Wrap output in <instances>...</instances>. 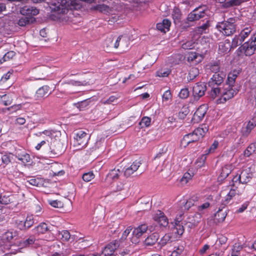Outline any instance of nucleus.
Segmentation results:
<instances>
[{
    "instance_id": "55",
    "label": "nucleus",
    "mask_w": 256,
    "mask_h": 256,
    "mask_svg": "<svg viewBox=\"0 0 256 256\" xmlns=\"http://www.w3.org/2000/svg\"><path fill=\"white\" fill-rule=\"evenodd\" d=\"M208 24H204L202 26L198 27L195 30V32L196 34H201L204 32V30H206V29L208 28Z\"/></svg>"
},
{
    "instance_id": "46",
    "label": "nucleus",
    "mask_w": 256,
    "mask_h": 256,
    "mask_svg": "<svg viewBox=\"0 0 256 256\" xmlns=\"http://www.w3.org/2000/svg\"><path fill=\"white\" fill-rule=\"evenodd\" d=\"M151 122V120L148 117H144L141 121L140 122L139 124L141 128L144 127H148L150 126Z\"/></svg>"
},
{
    "instance_id": "22",
    "label": "nucleus",
    "mask_w": 256,
    "mask_h": 256,
    "mask_svg": "<svg viewBox=\"0 0 256 256\" xmlns=\"http://www.w3.org/2000/svg\"><path fill=\"white\" fill-rule=\"evenodd\" d=\"M170 24L171 22L168 20L164 19L162 22L156 24V28L158 30L165 33L169 30Z\"/></svg>"
},
{
    "instance_id": "14",
    "label": "nucleus",
    "mask_w": 256,
    "mask_h": 256,
    "mask_svg": "<svg viewBox=\"0 0 256 256\" xmlns=\"http://www.w3.org/2000/svg\"><path fill=\"white\" fill-rule=\"evenodd\" d=\"M211 87V90L209 92V94L210 98L214 100L218 98L217 102L218 103V100L222 98V88L220 86H209Z\"/></svg>"
},
{
    "instance_id": "61",
    "label": "nucleus",
    "mask_w": 256,
    "mask_h": 256,
    "mask_svg": "<svg viewBox=\"0 0 256 256\" xmlns=\"http://www.w3.org/2000/svg\"><path fill=\"white\" fill-rule=\"evenodd\" d=\"M169 241H170V236L168 234H165L160 240V244L162 246L166 244Z\"/></svg>"
},
{
    "instance_id": "15",
    "label": "nucleus",
    "mask_w": 256,
    "mask_h": 256,
    "mask_svg": "<svg viewBox=\"0 0 256 256\" xmlns=\"http://www.w3.org/2000/svg\"><path fill=\"white\" fill-rule=\"evenodd\" d=\"M20 13L26 17L33 18V16L37 15L39 13L38 10L34 7L25 6L21 8Z\"/></svg>"
},
{
    "instance_id": "19",
    "label": "nucleus",
    "mask_w": 256,
    "mask_h": 256,
    "mask_svg": "<svg viewBox=\"0 0 256 256\" xmlns=\"http://www.w3.org/2000/svg\"><path fill=\"white\" fill-rule=\"evenodd\" d=\"M49 88L47 86H44L39 88L36 92L35 98L36 100H41L48 96Z\"/></svg>"
},
{
    "instance_id": "23",
    "label": "nucleus",
    "mask_w": 256,
    "mask_h": 256,
    "mask_svg": "<svg viewBox=\"0 0 256 256\" xmlns=\"http://www.w3.org/2000/svg\"><path fill=\"white\" fill-rule=\"evenodd\" d=\"M94 9L104 14L113 13L116 10L114 7H110L104 4L96 5Z\"/></svg>"
},
{
    "instance_id": "31",
    "label": "nucleus",
    "mask_w": 256,
    "mask_h": 256,
    "mask_svg": "<svg viewBox=\"0 0 256 256\" xmlns=\"http://www.w3.org/2000/svg\"><path fill=\"white\" fill-rule=\"evenodd\" d=\"M200 197L198 195L192 196L186 202L184 207L185 209L188 210L198 201Z\"/></svg>"
},
{
    "instance_id": "58",
    "label": "nucleus",
    "mask_w": 256,
    "mask_h": 256,
    "mask_svg": "<svg viewBox=\"0 0 256 256\" xmlns=\"http://www.w3.org/2000/svg\"><path fill=\"white\" fill-rule=\"evenodd\" d=\"M172 96L170 90H166L162 95V101L168 102L172 100Z\"/></svg>"
},
{
    "instance_id": "49",
    "label": "nucleus",
    "mask_w": 256,
    "mask_h": 256,
    "mask_svg": "<svg viewBox=\"0 0 256 256\" xmlns=\"http://www.w3.org/2000/svg\"><path fill=\"white\" fill-rule=\"evenodd\" d=\"M195 42L188 41L182 44V48L184 50H190L195 48Z\"/></svg>"
},
{
    "instance_id": "40",
    "label": "nucleus",
    "mask_w": 256,
    "mask_h": 256,
    "mask_svg": "<svg viewBox=\"0 0 256 256\" xmlns=\"http://www.w3.org/2000/svg\"><path fill=\"white\" fill-rule=\"evenodd\" d=\"M226 216V214L222 210H218L214 215V220L218 222H223Z\"/></svg>"
},
{
    "instance_id": "57",
    "label": "nucleus",
    "mask_w": 256,
    "mask_h": 256,
    "mask_svg": "<svg viewBox=\"0 0 256 256\" xmlns=\"http://www.w3.org/2000/svg\"><path fill=\"white\" fill-rule=\"evenodd\" d=\"M170 74V70H160L156 72V76L159 77H166Z\"/></svg>"
},
{
    "instance_id": "18",
    "label": "nucleus",
    "mask_w": 256,
    "mask_h": 256,
    "mask_svg": "<svg viewBox=\"0 0 256 256\" xmlns=\"http://www.w3.org/2000/svg\"><path fill=\"white\" fill-rule=\"evenodd\" d=\"M202 60V56L195 52H190L188 54L187 60L189 62L197 64L201 62Z\"/></svg>"
},
{
    "instance_id": "27",
    "label": "nucleus",
    "mask_w": 256,
    "mask_h": 256,
    "mask_svg": "<svg viewBox=\"0 0 256 256\" xmlns=\"http://www.w3.org/2000/svg\"><path fill=\"white\" fill-rule=\"evenodd\" d=\"M120 172L118 169L112 170L107 175L106 180L110 182L111 180H116L118 179Z\"/></svg>"
},
{
    "instance_id": "48",
    "label": "nucleus",
    "mask_w": 256,
    "mask_h": 256,
    "mask_svg": "<svg viewBox=\"0 0 256 256\" xmlns=\"http://www.w3.org/2000/svg\"><path fill=\"white\" fill-rule=\"evenodd\" d=\"M190 110L188 107H183L178 113V117L180 119H184L188 114Z\"/></svg>"
},
{
    "instance_id": "17",
    "label": "nucleus",
    "mask_w": 256,
    "mask_h": 256,
    "mask_svg": "<svg viewBox=\"0 0 256 256\" xmlns=\"http://www.w3.org/2000/svg\"><path fill=\"white\" fill-rule=\"evenodd\" d=\"M154 219L160 226H166L168 225V220L161 211H158L154 216Z\"/></svg>"
},
{
    "instance_id": "52",
    "label": "nucleus",
    "mask_w": 256,
    "mask_h": 256,
    "mask_svg": "<svg viewBox=\"0 0 256 256\" xmlns=\"http://www.w3.org/2000/svg\"><path fill=\"white\" fill-rule=\"evenodd\" d=\"M232 186H243L242 185L241 178H240V175H236L234 176L232 180Z\"/></svg>"
},
{
    "instance_id": "62",
    "label": "nucleus",
    "mask_w": 256,
    "mask_h": 256,
    "mask_svg": "<svg viewBox=\"0 0 256 256\" xmlns=\"http://www.w3.org/2000/svg\"><path fill=\"white\" fill-rule=\"evenodd\" d=\"M62 239L64 241H68L70 238V234L68 230H62L61 232Z\"/></svg>"
},
{
    "instance_id": "28",
    "label": "nucleus",
    "mask_w": 256,
    "mask_h": 256,
    "mask_svg": "<svg viewBox=\"0 0 256 256\" xmlns=\"http://www.w3.org/2000/svg\"><path fill=\"white\" fill-rule=\"evenodd\" d=\"M159 235L157 233H153L150 235L145 240L144 243L146 246H150L154 245L156 242L158 238Z\"/></svg>"
},
{
    "instance_id": "63",
    "label": "nucleus",
    "mask_w": 256,
    "mask_h": 256,
    "mask_svg": "<svg viewBox=\"0 0 256 256\" xmlns=\"http://www.w3.org/2000/svg\"><path fill=\"white\" fill-rule=\"evenodd\" d=\"M210 206V204L208 202H205L202 205L200 206L198 208V210L200 214L203 213L204 210L208 209Z\"/></svg>"
},
{
    "instance_id": "34",
    "label": "nucleus",
    "mask_w": 256,
    "mask_h": 256,
    "mask_svg": "<svg viewBox=\"0 0 256 256\" xmlns=\"http://www.w3.org/2000/svg\"><path fill=\"white\" fill-rule=\"evenodd\" d=\"M231 46L229 40H225L220 43L218 46V50L221 53H224L228 52Z\"/></svg>"
},
{
    "instance_id": "26",
    "label": "nucleus",
    "mask_w": 256,
    "mask_h": 256,
    "mask_svg": "<svg viewBox=\"0 0 256 256\" xmlns=\"http://www.w3.org/2000/svg\"><path fill=\"white\" fill-rule=\"evenodd\" d=\"M173 231L174 233L176 234L178 236H181L183 234L184 228L182 224L180 222V218H178L175 220V225Z\"/></svg>"
},
{
    "instance_id": "41",
    "label": "nucleus",
    "mask_w": 256,
    "mask_h": 256,
    "mask_svg": "<svg viewBox=\"0 0 256 256\" xmlns=\"http://www.w3.org/2000/svg\"><path fill=\"white\" fill-rule=\"evenodd\" d=\"M12 99L7 95H4L0 96V102L4 106H8L12 103Z\"/></svg>"
},
{
    "instance_id": "50",
    "label": "nucleus",
    "mask_w": 256,
    "mask_h": 256,
    "mask_svg": "<svg viewBox=\"0 0 256 256\" xmlns=\"http://www.w3.org/2000/svg\"><path fill=\"white\" fill-rule=\"evenodd\" d=\"M126 41V38H122V36H118L116 40L115 43L114 44V48H118L120 46L121 47H123L124 42Z\"/></svg>"
},
{
    "instance_id": "9",
    "label": "nucleus",
    "mask_w": 256,
    "mask_h": 256,
    "mask_svg": "<svg viewBox=\"0 0 256 256\" xmlns=\"http://www.w3.org/2000/svg\"><path fill=\"white\" fill-rule=\"evenodd\" d=\"M244 192V186H232V188L229 192L226 194L224 198V202L226 204H228L233 198L242 194Z\"/></svg>"
},
{
    "instance_id": "20",
    "label": "nucleus",
    "mask_w": 256,
    "mask_h": 256,
    "mask_svg": "<svg viewBox=\"0 0 256 256\" xmlns=\"http://www.w3.org/2000/svg\"><path fill=\"white\" fill-rule=\"evenodd\" d=\"M224 76V75L222 73L215 72L208 82L209 86H220L223 82Z\"/></svg>"
},
{
    "instance_id": "35",
    "label": "nucleus",
    "mask_w": 256,
    "mask_h": 256,
    "mask_svg": "<svg viewBox=\"0 0 256 256\" xmlns=\"http://www.w3.org/2000/svg\"><path fill=\"white\" fill-rule=\"evenodd\" d=\"M240 175L242 184L247 183L252 177V174L246 170H243Z\"/></svg>"
},
{
    "instance_id": "36",
    "label": "nucleus",
    "mask_w": 256,
    "mask_h": 256,
    "mask_svg": "<svg viewBox=\"0 0 256 256\" xmlns=\"http://www.w3.org/2000/svg\"><path fill=\"white\" fill-rule=\"evenodd\" d=\"M194 172L190 170L184 174L183 176L181 178V182L182 184H187L190 180H192V178L194 176Z\"/></svg>"
},
{
    "instance_id": "2",
    "label": "nucleus",
    "mask_w": 256,
    "mask_h": 256,
    "mask_svg": "<svg viewBox=\"0 0 256 256\" xmlns=\"http://www.w3.org/2000/svg\"><path fill=\"white\" fill-rule=\"evenodd\" d=\"M208 128L206 124L196 128L192 132L186 134L181 140V146L184 148L190 144L200 140L208 131Z\"/></svg>"
},
{
    "instance_id": "7",
    "label": "nucleus",
    "mask_w": 256,
    "mask_h": 256,
    "mask_svg": "<svg viewBox=\"0 0 256 256\" xmlns=\"http://www.w3.org/2000/svg\"><path fill=\"white\" fill-rule=\"evenodd\" d=\"M242 48L246 56H251L254 53L256 49V32L242 45Z\"/></svg>"
},
{
    "instance_id": "32",
    "label": "nucleus",
    "mask_w": 256,
    "mask_h": 256,
    "mask_svg": "<svg viewBox=\"0 0 256 256\" xmlns=\"http://www.w3.org/2000/svg\"><path fill=\"white\" fill-rule=\"evenodd\" d=\"M51 170L54 176H62L64 172L61 169L62 165L57 163L52 164L50 166Z\"/></svg>"
},
{
    "instance_id": "37",
    "label": "nucleus",
    "mask_w": 256,
    "mask_h": 256,
    "mask_svg": "<svg viewBox=\"0 0 256 256\" xmlns=\"http://www.w3.org/2000/svg\"><path fill=\"white\" fill-rule=\"evenodd\" d=\"M34 223L33 216H28L26 219H25L24 224L20 226V229L28 228Z\"/></svg>"
},
{
    "instance_id": "44",
    "label": "nucleus",
    "mask_w": 256,
    "mask_h": 256,
    "mask_svg": "<svg viewBox=\"0 0 256 256\" xmlns=\"http://www.w3.org/2000/svg\"><path fill=\"white\" fill-rule=\"evenodd\" d=\"M242 249V246L241 244L240 243L234 244L232 250V254H234V255H237L238 256V254Z\"/></svg>"
},
{
    "instance_id": "8",
    "label": "nucleus",
    "mask_w": 256,
    "mask_h": 256,
    "mask_svg": "<svg viewBox=\"0 0 256 256\" xmlns=\"http://www.w3.org/2000/svg\"><path fill=\"white\" fill-rule=\"evenodd\" d=\"M148 230V226L145 224H141L136 228L132 233V236L130 238L131 242L134 244H137L139 242L140 238Z\"/></svg>"
},
{
    "instance_id": "47",
    "label": "nucleus",
    "mask_w": 256,
    "mask_h": 256,
    "mask_svg": "<svg viewBox=\"0 0 256 256\" xmlns=\"http://www.w3.org/2000/svg\"><path fill=\"white\" fill-rule=\"evenodd\" d=\"M198 74V70L196 68H192L188 73V78L190 80L194 79Z\"/></svg>"
},
{
    "instance_id": "3",
    "label": "nucleus",
    "mask_w": 256,
    "mask_h": 256,
    "mask_svg": "<svg viewBox=\"0 0 256 256\" xmlns=\"http://www.w3.org/2000/svg\"><path fill=\"white\" fill-rule=\"evenodd\" d=\"M42 134L44 135V138H46V141L50 142V152L54 155L61 154L62 152V143L60 140H58L54 134L55 132L50 130H45L42 133Z\"/></svg>"
},
{
    "instance_id": "4",
    "label": "nucleus",
    "mask_w": 256,
    "mask_h": 256,
    "mask_svg": "<svg viewBox=\"0 0 256 256\" xmlns=\"http://www.w3.org/2000/svg\"><path fill=\"white\" fill-rule=\"evenodd\" d=\"M235 20L233 18H229L227 21L218 22L216 27L224 35L229 36L234 34L236 30Z\"/></svg>"
},
{
    "instance_id": "54",
    "label": "nucleus",
    "mask_w": 256,
    "mask_h": 256,
    "mask_svg": "<svg viewBox=\"0 0 256 256\" xmlns=\"http://www.w3.org/2000/svg\"><path fill=\"white\" fill-rule=\"evenodd\" d=\"M94 178V175L92 172L85 173L82 176V179L86 182H89Z\"/></svg>"
},
{
    "instance_id": "51",
    "label": "nucleus",
    "mask_w": 256,
    "mask_h": 256,
    "mask_svg": "<svg viewBox=\"0 0 256 256\" xmlns=\"http://www.w3.org/2000/svg\"><path fill=\"white\" fill-rule=\"evenodd\" d=\"M256 126V120L252 119L250 120L246 126V133L249 134L251 130L253 129Z\"/></svg>"
},
{
    "instance_id": "29",
    "label": "nucleus",
    "mask_w": 256,
    "mask_h": 256,
    "mask_svg": "<svg viewBox=\"0 0 256 256\" xmlns=\"http://www.w3.org/2000/svg\"><path fill=\"white\" fill-rule=\"evenodd\" d=\"M16 157L18 159L21 161L23 164H26L30 162L31 160L30 155L26 152H16Z\"/></svg>"
},
{
    "instance_id": "12",
    "label": "nucleus",
    "mask_w": 256,
    "mask_h": 256,
    "mask_svg": "<svg viewBox=\"0 0 256 256\" xmlns=\"http://www.w3.org/2000/svg\"><path fill=\"white\" fill-rule=\"evenodd\" d=\"M46 68L44 66H38L32 68V78L34 80L44 79V76L46 74Z\"/></svg>"
},
{
    "instance_id": "39",
    "label": "nucleus",
    "mask_w": 256,
    "mask_h": 256,
    "mask_svg": "<svg viewBox=\"0 0 256 256\" xmlns=\"http://www.w3.org/2000/svg\"><path fill=\"white\" fill-rule=\"evenodd\" d=\"M172 16L175 23L179 22L181 18L180 10L176 8H174L172 13Z\"/></svg>"
},
{
    "instance_id": "53",
    "label": "nucleus",
    "mask_w": 256,
    "mask_h": 256,
    "mask_svg": "<svg viewBox=\"0 0 256 256\" xmlns=\"http://www.w3.org/2000/svg\"><path fill=\"white\" fill-rule=\"evenodd\" d=\"M243 42L241 40L240 38V37L238 36H234V38H233L232 44H230L231 47L232 48H236L238 45H240L242 44Z\"/></svg>"
},
{
    "instance_id": "60",
    "label": "nucleus",
    "mask_w": 256,
    "mask_h": 256,
    "mask_svg": "<svg viewBox=\"0 0 256 256\" xmlns=\"http://www.w3.org/2000/svg\"><path fill=\"white\" fill-rule=\"evenodd\" d=\"M49 204L52 206L56 208H60L64 206L63 203L62 202L58 200L50 201Z\"/></svg>"
},
{
    "instance_id": "33",
    "label": "nucleus",
    "mask_w": 256,
    "mask_h": 256,
    "mask_svg": "<svg viewBox=\"0 0 256 256\" xmlns=\"http://www.w3.org/2000/svg\"><path fill=\"white\" fill-rule=\"evenodd\" d=\"M34 21V18H28V17H21L20 18L16 24L20 26H24L26 25L32 23Z\"/></svg>"
},
{
    "instance_id": "45",
    "label": "nucleus",
    "mask_w": 256,
    "mask_h": 256,
    "mask_svg": "<svg viewBox=\"0 0 256 256\" xmlns=\"http://www.w3.org/2000/svg\"><path fill=\"white\" fill-rule=\"evenodd\" d=\"M256 150V146L254 144H250L244 152L245 156L248 157L254 152Z\"/></svg>"
},
{
    "instance_id": "38",
    "label": "nucleus",
    "mask_w": 256,
    "mask_h": 256,
    "mask_svg": "<svg viewBox=\"0 0 256 256\" xmlns=\"http://www.w3.org/2000/svg\"><path fill=\"white\" fill-rule=\"evenodd\" d=\"M252 32V28H246L244 29L238 36L244 42L245 39L250 35Z\"/></svg>"
},
{
    "instance_id": "5",
    "label": "nucleus",
    "mask_w": 256,
    "mask_h": 256,
    "mask_svg": "<svg viewBox=\"0 0 256 256\" xmlns=\"http://www.w3.org/2000/svg\"><path fill=\"white\" fill-rule=\"evenodd\" d=\"M90 138L89 134L82 130L75 134L73 141V146L76 150H80L86 146Z\"/></svg>"
},
{
    "instance_id": "6",
    "label": "nucleus",
    "mask_w": 256,
    "mask_h": 256,
    "mask_svg": "<svg viewBox=\"0 0 256 256\" xmlns=\"http://www.w3.org/2000/svg\"><path fill=\"white\" fill-rule=\"evenodd\" d=\"M234 86L226 84L224 86L222 87V98L218 100V104L224 103L226 100L232 98L238 93V90L234 88Z\"/></svg>"
},
{
    "instance_id": "1",
    "label": "nucleus",
    "mask_w": 256,
    "mask_h": 256,
    "mask_svg": "<svg viewBox=\"0 0 256 256\" xmlns=\"http://www.w3.org/2000/svg\"><path fill=\"white\" fill-rule=\"evenodd\" d=\"M76 0H62L52 3L50 8L53 12L52 18L66 22L71 21L73 16L71 10L76 8Z\"/></svg>"
},
{
    "instance_id": "59",
    "label": "nucleus",
    "mask_w": 256,
    "mask_h": 256,
    "mask_svg": "<svg viewBox=\"0 0 256 256\" xmlns=\"http://www.w3.org/2000/svg\"><path fill=\"white\" fill-rule=\"evenodd\" d=\"M189 96V91L187 88H184L181 90L179 92L178 96L181 98H186Z\"/></svg>"
},
{
    "instance_id": "24",
    "label": "nucleus",
    "mask_w": 256,
    "mask_h": 256,
    "mask_svg": "<svg viewBox=\"0 0 256 256\" xmlns=\"http://www.w3.org/2000/svg\"><path fill=\"white\" fill-rule=\"evenodd\" d=\"M234 166L232 164H226L222 169L219 178L221 180L226 178L231 172Z\"/></svg>"
},
{
    "instance_id": "21",
    "label": "nucleus",
    "mask_w": 256,
    "mask_h": 256,
    "mask_svg": "<svg viewBox=\"0 0 256 256\" xmlns=\"http://www.w3.org/2000/svg\"><path fill=\"white\" fill-rule=\"evenodd\" d=\"M240 72V70H234L230 72L228 74L227 84L234 86L236 80Z\"/></svg>"
},
{
    "instance_id": "11",
    "label": "nucleus",
    "mask_w": 256,
    "mask_h": 256,
    "mask_svg": "<svg viewBox=\"0 0 256 256\" xmlns=\"http://www.w3.org/2000/svg\"><path fill=\"white\" fill-rule=\"evenodd\" d=\"M206 88L204 83H198L193 87V96L195 100H198L203 96L206 91Z\"/></svg>"
},
{
    "instance_id": "64",
    "label": "nucleus",
    "mask_w": 256,
    "mask_h": 256,
    "mask_svg": "<svg viewBox=\"0 0 256 256\" xmlns=\"http://www.w3.org/2000/svg\"><path fill=\"white\" fill-rule=\"evenodd\" d=\"M184 248L182 246H178L172 252V256H178L184 251Z\"/></svg>"
},
{
    "instance_id": "16",
    "label": "nucleus",
    "mask_w": 256,
    "mask_h": 256,
    "mask_svg": "<svg viewBox=\"0 0 256 256\" xmlns=\"http://www.w3.org/2000/svg\"><path fill=\"white\" fill-rule=\"evenodd\" d=\"M141 163L140 161L136 160L130 166H128L124 170V174L126 177H129L134 174L140 166Z\"/></svg>"
},
{
    "instance_id": "13",
    "label": "nucleus",
    "mask_w": 256,
    "mask_h": 256,
    "mask_svg": "<svg viewBox=\"0 0 256 256\" xmlns=\"http://www.w3.org/2000/svg\"><path fill=\"white\" fill-rule=\"evenodd\" d=\"M119 246L118 241L114 240L108 244L102 252V256H114V250Z\"/></svg>"
},
{
    "instance_id": "43",
    "label": "nucleus",
    "mask_w": 256,
    "mask_h": 256,
    "mask_svg": "<svg viewBox=\"0 0 256 256\" xmlns=\"http://www.w3.org/2000/svg\"><path fill=\"white\" fill-rule=\"evenodd\" d=\"M200 18L199 15L196 13V10L195 9L191 12L188 16V20L190 22H193L198 20Z\"/></svg>"
},
{
    "instance_id": "10",
    "label": "nucleus",
    "mask_w": 256,
    "mask_h": 256,
    "mask_svg": "<svg viewBox=\"0 0 256 256\" xmlns=\"http://www.w3.org/2000/svg\"><path fill=\"white\" fill-rule=\"evenodd\" d=\"M208 106L206 104L200 106L194 114L192 120L196 122H198L204 118L207 112Z\"/></svg>"
},
{
    "instance_id": "25",
    "label": "nucleus",
    "mask_w": 256,
    "mask_h": 256,
    "mask_svg": "<svg viewBox=\"0 0 256 256\" xmlns=\"http://www.w3.org/2000/svg\"><path fill=\"white\" fill-rule=\"evenodd\" d=\"M44 183L45 180L41 178H31L26 182V185H27V184H28L30 185L38 187L46 186Z\"/></svg>"
},
{
    "instance_id": "42",
    "label": "nucleus",
    "mask_w": 256,
    "mask_h": 256,
    "mask_svg": "<svg viewBox=\"0 0 256 256\" xmlns=\"http://www.w3.org/2000/svg\"><path fill=\"white\" fill-rule=\"evenodd\" d=\"M206 160V156L204 155H202L198 158L195 162L196 166V168H200L204 164Z\"/></svg>"
},
{
    "instance_id": "56",
    "label": "nucleus",
    "mask_w": 256,
    "mask_h": 256,
    "mask_svg": "<svg viewBox=\"0 0 256 256\" xmlns=\"http://www.w3.org/2000/svg\"><path fill=\"white\" fill-rule=\"evenodd\" d=\"M13 238V235L12 232H6L2 237V239L4 242H10Z\"/></svg>"
},
{
    "instance_id": "30",
    "label": "nucleus",
    "mask_w": 256,
    "mask_h": 256,
    "mask_svg": "<svg viewBox=\"0 0 256 256\" xmlns=\"http://www.w3.org/2000/svg\"><path fill=\"white\" fill-rule=\"evenodd\" d=\"M34 232L39 235L45 234L48 230L47 224L44 222H42L33 230Z\"/></svg>"
}]
</instances>
